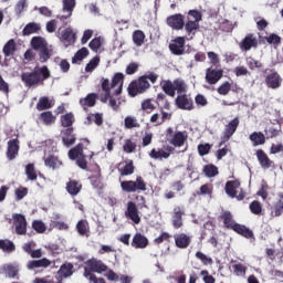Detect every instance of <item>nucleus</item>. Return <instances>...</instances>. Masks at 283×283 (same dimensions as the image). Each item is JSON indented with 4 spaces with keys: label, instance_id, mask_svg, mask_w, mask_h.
<instances>
[{
    "label": "nucleus",
    "instance_id": "7c9ffc66",
    "mask_svg": "<svg viewBox=\"0 0 283 283\" xmlns=\"http://www.w3.org/2000/svg\"><path fill=\"white\" fill-rule=\"evenodd\" d=\"M219 218H220V220H222L223 226L226 227V229H232L233 230V227H235L238 224L233 220V214L231 213V211L221 212Z\"/></svg>",
    "mask_w": 283,
    "mask_h": 283
},
{
    "label": "nucleus",
    "instance_id": "412c9836",
    "mask_svg": "<svg viewBox=\"0 0 283 283\" xmlns=\"http://www.w3.org/2000/svg\"><path fill=\"white\" fill-rule=\"evenodd\" d=\"M49 266H52V261L48 258L32 260L27 263V269L29 271H34V269H48Z\"/></svg>",
    "mask_w": 283,
    "mask_h": 283
},
{
    "label": "nucleus",
    "instance_id": "aec40b11",
    "mask_svg": "<svg viewBox=\"0 0 283 283\" xmlns=\"http://www.w3.org/2000/svg\"><path fill=\"white\" fill-rule=\"evenodd\" d=\"M130 244L133 249H147V247H149V239H147L143 233L137 232L133 237Z\"/></svg>",
    "mask_w": 283,
    "mask_h": 283
},
{
    "label": "nucleus",
    "instance_id": "423d86ee",
    "mask_svg": "<svg viewBox=\"0 0 283 283\" xmlns=\"http://www.w3.org/2000/svg\"><path fill=\"white\" fill-rule=\"evenodd\" d=\"M238 127H240V118L234 117L232 120H230L221 135V142L219 143V147H222L226 143H229L231 140V137L235 132H238Z\"/></svg>",
    "mask_w": 283,
    "mask_h": 283
},
{
    "label": "nucleus",
    "instance_id": "c9c22d12",
    "mask_svg": "<svg viewBox=\"0 0 283 283\" xmlns=\"http://www.w3.org/2000/svg\"><path fill=\"white\" fill-rule=\"evenodd\" d=\"M160 87H161L163 92L165 94H167V96H170L171 98H174V96H176L174 82H171V80H163L160 82Z\"/></svg>",
    "mask_w": 283,
    "mask_h": 283
},
{
    "label": "nucleus",
    "instance_id": "338daca9",
    "mask_svg": "<svg viewBox=\"0 0 283 283\" xmlns=\"http://www.w3.org/2000/svg\"><path fill=\"white\" fill-rule=\"evenodd\" d=\"M91 185L94 187V189H103V181L101 180V172H97L96 175H93L90 177Z\"/></svg>",
    "mask_w": 283,
    "mask_h": 283
},
{
    "label": "nucleus",
    "instance_id": "864d4df0",
    "mask_svg": "<svg viewBox=\"0 0 283 283\" xmlns=\"http://www.w3.org/2000/svg\"><path fill=\"white\" fill-rule=\"evenodd\" d=\"M76 231L80 235H87V233L90 232V223L87 222V220H80L76 223Z\"/></svg>",
    "mask_w": 283,
    "mask_h": 283
},
{
    "label": "nucleus",
    "instance_id": "bb28decb",
    "mask_svg": "<svg viewBox=\"0 0 283 283\" xmlns=\"http://www.w3.org/2000/svg\"><path fill=\"white\" fill-rule=\"evenodd\" d=\"M240 180H229L226 182V193L229 198H235L238 189H240Z\"/></svg>",
    "mask_w": 283,
    "mask_h": 283
},
{
    "label": "nucleus",
    "instance_id": "09e8293b",
    "mask_svg": "<svg viewBox=\"0 0 283 283\" xmlns=\"http://www.w3.org/2000/svg\"><path fill=\"white\" fill-rule=\"evenodd\" d=\"M133 43L137 46L140 48L145 43V32L142 30H136L133 32Z\"/></svg>",
    "mask_w": 283,
    "mask_h": 283
},
{
    "label": "nucleus",
    "instance_id": "052dcab7",
    "mask_svg": "<svg viewBox=\"0 0 283 283\" xmlns=\"http://www.w3.org/2000/svg\"><path fill=\"white\" fill-rule=\"evenodd\" d=\"M232 270L238 277H244L247 275V266L242 263L233 264Z\"/></svg>",
    "mask_w": 283,
    "mask_h": 283
},
{
    "label": "nucleus",
    "instance_id": "4be33fe9",
    "mask_svg": "<svg viewBox=\"0 0 283 283\" xmlns=\"http://www.w3.org/2000/svg\"><path fill=\"white\" fill-rule=\"evenodd\" d=\"M174 240L177 249H189V245L191 244V237L187 235L186 233L175 234Z\"/></svg>",
    "mask_w": 283,
    "mask_h": 283
},
{
    "label": "nucleus",
    "instance_id": "9d476101",
    "mask_svg": "<svg viewBox=\"0 0 283 283\" xmlns=\"http://www.w3.org/2000/svg\"><path fill=\"white\" fill-rule=\"evenodd\" d=\"M159 113H155L150 116L149 123L154 125L155 127H160V125H165L166 120H171V113L165 112L163 107L159 108Z\"/></svg>",
    "mask_w": 283,
    "mask_h": 283
},
{
    "label": "nucleus",
    "instance_id": "ea45409f",
    "mask_svg": "<svg viewBox=\"0 0 283 283\" xmlns=\"http://www.w3.org/2000/svg\"><path fill=\"white\" fill-rule=\"evenodd\" d=\"M249 139L251 140L253 147L264 145L266 143V136L262 132H254L250 135Z\"/></svg>",
    "mask_w": 283,
    "mask_h": 283
},
{
    "label": "nucleus",
    "instance_id": "c756f323",
    "mask_svg": "<svg viewBox=\"0 0 283 283\" xmlns=\"http://www.w3.org/2000/svg\"><path fill=\"white\" fill-rule=\"evenodd\" d=\"M44 165L49 167V169H59L62 167L63 161L57 156L49 155L44 158Z\"/></svg>",
    "mask_w": 283,
    "mask_h": 283
},
{
    "label": "nucleus",
    "instance_id": "49530a36",
    "mask_svg": "<svg viewBox=\"0 0 283 283\" xmlns=\"http://www.w3.org/2000/svg\"><path fill=\"white\" fill-rule=\"evenodd\" d=\"M48 46V42L45 41L44 38L42 36H33L31 39V48H33L34 50L39 51V50H43V48Z\"/></svg>",
    "mask_w": 283,
    "mask_h": 283
},
{
    "label": "nucleus",
    "instance_id": "5fc2aeb1",
    "mask_svg": "<svg viewBox=\"0 0 283 283\" xmlns=\"http://www.w3.org/2000/svg\"><path fill=\"white\" fill-rule=\"evenodd\" d=\"M184 28H185L188 35L196 34V30H200V23L193 22V20H188L184 24Z\"/></svg>",
    "mask_w": 283,
    "mask_h": 283
},
{
    "label": "nucleus",
    "instance_id": "2eb2a0df",
    "mask_svg": "<svg viewBox=\"0 0 283 283\" xmlns=\"http://www.w3.org/2000/svg\"><path fill=\"white\" fill-rule=\"evenodd\" d=\"M74 8H76V0H62V10L66 12V14L57 15V19H60V21L70 19L74 12Z\"/></svg>",
    "mask_w": 283,
    "mask_h": 283
},
{
    "label": "nucleus",
    "instance_id": "4d7b16f0",
    "mask_svg": "<svg viewBox=\"0 0 283 283\" xmlns=\"http://www.w3.org/2000/svg\"><path fill=\"white\" fill-rule=\"evenodd\" d=\"M124 125L126 129H134L140 127V123L134 116H126L124 119Z\"/></svg>",
    "mask_w": 283,
    "mask_h": 283
},
{
    "label": "nucleus",
    "instance_id": "8fccbe9b",
    "mask_svg": "<svg viewBox=\"0 0 283 283\" xmlns=\"http://www.w3.org/2000/svg\"><path fill=\"white\" fill-rule=\"evenodd\" d=\"M88 125H92L93 123L97 125V127H101L104 123L103 119V113H92L87 116Z\"/></svg>",
    "mask_w": 283,
    "mask_h": 283
},
{
    "label": "nucleus",
    "instance_id": "a211bd4d",
    "mask_svg": "<svg viewBox=\"0 0 283 283\" xmlns=\"http://www.w3.org/2000/svg\"><path fill=\"white\" fill-rule=\"evenodd\" d=\"M65 190L74 198V196H78L83 190V184L76 179L70 178L66 182Z\"/></svg>",
    "mask_w": 283,
    "mask_h": 283
},
{
    "label": "nucleus",
    "instance_id": "c03bdc74",
    "mask_svg": "<svg viewBox=\"0 0 283 283\" xmlns=\"http://www.w3.org/2000/svg\"><path fill=\"white\" fill-rule=\"evenodd\" d=\"M75 120L74 114L72 113H66L60 117L61 125L66 129L73 128L72 126L74 125Z\"/></svg>",
    "mask_w": 283,
    "mask_h": 283
},
{
    "label": "nucleus",
    "instance_id": "393cba45",
    "mask_svg": "<svg viewBox=\"0 0 283 283\" xmlns=\"http://www.w3.org/2000/svg\"><path fill=\"white\" fill-rule=\"evenodd\" d=\"M182 216H185V210H182L180 206L175 207L172 212V220H171L174 229H181L184 224Z\"/></svg>",
    "mask_w": 283,
    "mask_h": 283
},
{
    "label": "nucleus",
    "instance_id": "a878e982",
    "mask_svg": "<svg viewBox=\"0 0 283 283\" xmlns=\"http://www.w3.org/2000/svg\"><path fill=\"white\" fill-rule=\"evenodd\" d=\"M98 98H101L98 93H88L85 97L80 99V105L84 109L85 107H94Z\"/></svg>",
    "mask_w": 283,
    "mask_h": 283
},
{
    "label": "nucleus",
    "instance_id": "20e7f679",
    "mask_svg": "<svg viewBox=\"0 0 283 283\" xmlns=\"http://www.w3.org/2000/svg\"><path fill=\"white\" fill-rule=\"evenodd\" d=\"M151 87V84H149V81L144 77V75L139 76L137 80L130 82L128 85V94L134 98L138 96V94H145L147 90Z\"/></svg>",
    "mask_w": 283,
    "mask_h": 283
},
{
    "label": "nucleus",
    "instance_id": "39448f33",
    "mask_svg": "<svg viewBox=\"0 0 283 283\" xmlns=\"http://www.w3.org/2000/svg\"><path fill=\"white\" fill-rule=\"evenodd\" d=\"M167 140L174 147H182L187 143V133L177 130L174 133V128L168 127L166 130Z\"/></svg>",
    "mask_w": 283,
    "mask_h": 283
},
{
    "label": "nucleus",
    "instance_id": "6e6552de",
    "mask_svg": "<svg viewBox=\"0 0 283 283\" xmlns=\"http://www.w3.org/2000/svg\"><path fill=\"white\" fill-rule=\"evenodd\" d=\"M265 85L269 90H280L282 87V76L277 71L270 70V73L265 76Z\"/></svg>",
    "mask_w": 283,
    "mask_h": 283
},
{
    "label": "nucleus",
    "instance_id": "69168bd1",
    "mask_svg": "<svg viewBox=\"0 0 283 283\" xmlns=\"http://www.w3.org/2000/svg\"><path fill=\"white\" fill-rule=\"evenodd\" d=\"M213 193V185L205 184L200 187L199 191H197V196H211Z\"/></svg>",
    "mask_w": 283,
    "mask_h": 283
},
{
    "label": "nucleus",
    "instance_id": "72a5a7b5",
    "mask_svg": "<svg viewBox=\"0 0 283 283\" xmlns=\"http://www.w3.org/2000/svg\"><path fill=\"white\" fill-rule=\"evenodd\" d=\"M39 120H41L43 125L50 126L56 123V116L52 114V111H45L39 115Z\"/></svg>",
    "mask_w": 283,
    "mask_h": 283
},
{
    "label": "nucleus",
    "instance_id": "ddd939ff",
    "mask_svg": "<svg viewBox=\"0 0 283 283\" xmlns=\"http://www.w3.org/2000/svg\"><path fill=\"white\" fill-rule=\"evenodd\" d=\"M240 50L249 52L252 48H258V38L253 33H248L239 43Z\"/></svg>",
    "mask_w": 283,
    "mask_h": 283
},
{
    "label": "nucleus",
    "instance_id": "5701e85b",
    "mask_svg": "<svg viewBox=\"0 0 283 283\" xmlns=\"http://www.w3.org/2000/svg\"><path fill=\"white\" fill-rule=\"evenodd\" d=\"M86 266L93 271V273H105L107 271V265L101 260L90 259L85 262Z\"/></svg>",
    "mask_w": 283,
    "mask_h": 283
},
{
    "label": "nucleus",
    "instance_id": "b1692460",
    "mask_svg": "<svg viewBox=\"0 0 283 283\" xmlns=\"http://www.w3.org/2000/svg\"><path fill=\"white\" fill-rule=\"evenodd\" d=\"M174 153V147L167 146L165 149L156 150V148H153L149 153L150 158H154V160L163 159V158H169L171 154Z\"/></svg>",
    "mask_w": 283,
    "mask_h": 283
},
{
    "label": "nucleus",
    "instance_id": "a18cd8bd",
    "mask_svg": "<svg viewBox=\"0 0 283 283\" xmlns=\"http://www.w3.org/2000/svg\"><path fill=\"white\" fill-rule=\"evenodd\" d=\"M84 154L85 153H83V144L80 143L69 150V158L70 160H76L81 158V156Z\"/></svg>",
    "mask_w": 283,
    "mask_h": 283
},
{
    "label": "nucleus",
    "instance_id": "1a4fd4ad",
    "mask_svg": "<svg viewBox=\"0 0 283 283\" xmlns=\"http://www.w3.org/2000/svg\"><path fill=\"white\" fill-rule=\"evenodd\" d=\"M166 24L168 28H171V30H184L185 29V15L181 13H176L172 15H169L166 19Z\"/></svg>",
    "mask_w": 283,
    "mask_h": 283
},
{
    "label": "nucleus",
    "instance_id": "2f4dec72",
    "mask_svg": "<svg viewBox=\"0 0 283 283\" xmlns=\"http://www.w3.org/2000/svg\"><path fill=\"white\" fill-rule=\"evenodd\" d=\"M232 231H234V233H238L239 235H242L243 238H247L248 240L253 238V230L240 223H237L235 226H233Z\"/></svg>",
    "mask_w": 283,
    "mask_h": 283
},
{
    "label": "nucleus",
    "instance_id": "e2e57ef3",
    "mask_svg": "<svg viewBox=\"0 0 283 283\" xmlns=\"http://www.w3.org/2000/svg\"><path fill=\"white\" fill-rule=\"evenodd\" d=\"M98 65H101V56L96 55L85 66V72H93Z\"/></svg>",
    "mask_w": 283,
    "mask_h": 283
},
{
    "label": "nucleus",
    "instance_id": "4c0bfd02",
    "mask_svg": "<svg viewBox=\"0 0 283 283\" xmlns=\"http://www.w3.org/2000/svg\"><path fill=\"white\" fill-rule=\"evenodd\" d=\"M277 196L280 199L274 202L273 210L271 211V216L273 218H280V216L283 213V193L280 192Z\"/></svg>",
    "mask_w": 283,
    "mask_h": 283
},
{
    "label": "nucleus",
    "instance_id": "774afa93",
    "mask_svg": "<svg viewBox=\"0 0 283 283\" xmlns=\"http://www.w3.org/2000/svg\"><path fill=\"white\" fill-rule=\"evenodd\" d=\"M34 283H63V281L54 276H44V277H36L34 280Z\"/></svg>",
    "mask_w": 283,
    "mask_h": 283
},
{
    "label": "nucleus",
    "instance_id": "f704fd0d",
    "mask_svg": "<svg viewBox=\"0 0 283 283\" xmlns=\"http://www.w3.org/2000/svg\"><path fill=\"white\" fill-rule=\"evenodd\" d=\"M2 271L9 276L11 280H19V265L14 264H4Z\"/></svg>",
    "mask_w": 283,
    "mask_h": 283
},
{
    "label": "nucleus",
    "instance_id": "de8ad7c7",
    "mask_svg": "<svg viewBox=\"0 0 283 283\" xmlns=\"http://www.w3.org/2000/svg\"><path fill=\"white\" fill-rule=\"evenodd\" d=\"M156 101L154 98H146L142 102V111L146 112V114H151V112L156 111Z\"/></svg>",
    "mask_w": 283,
    "mask_h": 283
},
{
    "label": "nucleus",
    "instance_id": "58836bf2",
    "mask_svg": "<svg viewBox=\"0 0 283 283\" xmlns=\"http://www.w3.org/2000/svg\"><path fill=\"white\" fill-rule=\"evenodd\" d=\"M2 52L6 56V59H8V56H14V52H17V42L14 41V39H10L3 45Z\"/></svg>",
    "mask_w": 283,
    "mask_h": 283
},
{
    "label": "nucleus",
    "instance_id": "13d9d810",
    "mask_svg": "<svg viewBox=\"0 0 283 283\" xmlns=\"http://www.w3.org/2000/svg\"><path fill=\"white\" fill-rule=\"evenodd\" d=\"M88 55H90V50H87V48H82L72 57V63L73 64L78 63V61H83V59H85Z\"/></svg>",
    "mask_w": 283,
    "mask_h": 283
},
{
    "label": "nucleus",
    "instance_id": "0eeeda50",
    "mask_svg": "<svg viewBox=\"0 0 283 283\" xmlns=\"http://www.w3.org/2000/svg\"><path fill=\"white\" fill-rule=\"evenodd\" d=\"M13 218V227L15 229L17 235H27L28 233V220L25 216L21 213H15L12 216Z\"/></svg>",
    "mask_w": 283,
    "mask_h": 283
},
{
    "label": "nucleus",
    "instance_id": "680f3d73",
    "mask_svg": "<svg viewBox=\"0 0 283 283\" xmlns=\"http://www.w3.org/2000/svg\"><path fill=\"white\" fill-rule=\"evenodd\" d=\"M249 209L253 216H262V203L260 201H252L249 206Z\"/></svg>",
    "mask_w": 283,
    "mask_h": 283
},
{
    "label": "nucleus",
    "instance_id": "6e6d98bb",
    "mask_svg": "<svg viewBox=\"0 0 283 283\" xmlns=\"http://www.w3.org/2000/svg\"><path fill=\"white\" fill-rule=\"evenodd\" d=\"M25 176L28 180L34 181L36 178H39V175H36V167H34V164H28L25 166Z\"/></svg>",
    "mask_w": 283,
    "mask_h": 283
},
{
    "label": "nucleus",
    "instance_id": "6ab92c4d",
    "mask_svg": "<svg viewBox=\"0 0 283 283\" xmlns=\"http://www.w3.org/2000/svg\"><path fill=\"white\" fill-rule=\"evenodd\" d=\"M61 138L64 147H72L76 143V134L74 128H65L61 132Z\"/></svg>",
    "mask_w": 283,
    "mask_h": 283
},
{
    "label": "nucleus",
    "instance_id": "79ce46f5",
    "mask_svg": "<svg viewBox=\"0 0 283 283\" xmlns=\"http://www.w3.org/2000/svg\"><path fill=\"white\" fill-rule=\"evenodd\" d=\"M118 171L122 177L132 176L134 171H136V166H134V160L129 159L128 161H126L124 167L118 168Z\"/></svg>",
    "mask_w": 283,
    "mask_h": 283
},
{
    "label": "nucleus",
    "instance_id": "cd10ccee",
    "mask_svg": "<svg viewBox=\"0 0 283 283\" xmlns=\"http://www.w3.org/2000/svg\"><path fill=\"white\" fill-rule=\"evenodd\" d=\"M19 156V139H12L8 142L7 158L14 160Z\"/></svg>",
    "mask_w": 283,
    "mask_h": 283
},
{
    "label": "nucleus",
    "instance_id": "e433bc0d",
    "mask_svg": "<svg viewBox=\"0 0 283 283\" xmlns=\"http://www.w3.org/2000/svg\"><path fill=\"white\" fill-rule=\"evenodd\" d=\"M60 40L63 43H66V48L67 45H72L75 42V35H74V31H72V29L66 28L64 31H62Z\"/></svg>",
    "mask_w": 283,
    "mask_h": 283
},
{
    "label": "nucleus",
    "instance_id": "473e14b6",
    "mask_svg": "<svg viewBox=\"0 0 283 283\" xmlns=\"http://www.w3.org/2000/svg\"><path fill=\"white\" fill-rule=\"evenodd\" d=\"M35 107L38 112H45V109H52L54 107V102L50 101L48 96H42L39 98Z\"/></svg>",
    "mask_w": 283,
    "mask_h": 283
},
{
    "label": "nucleus",
    "instance_id": "f3484780",
    "mask_svg": "<svg viewBox=\"0 0 283 283\" xmlns=\"http://www.w3.org/2000/svg\"><path fill=\"white\" fill-rule=\"evenodd\" d=\"M169 50L175 54V56H182L185 54V39L178 36L169 44Z\"/></svg>",
    "mask_w": 283,
    "mask_h": 283
},
{
    "label": "nucleus",
    "instance_id": "37998d69",
    "mask_svg": "<svg viewBox=\"0 0 283 283\" xmlns=\"http://www.w3.org/2000/svg\"><path fill=\"white\" fill-rule=\"evenodd\" d=\"M40 30H41V24L36 22H30L22 30V34L23 36H30V34H36V32H40Z\"/></svg>",
    "mask_w": 283,
    "mask_h": 283
},
{
    "label": "nucleus",
    "instance_id": "4468645a",
    "mask_svg": "<svg viewBox=\"0 0 283 283\" xmlns=\"http://www.w3.org/2000/svg\"><path fill=\"white\" fill-rule=\"evenodd\" d=\"M224 76V71L216 70V69H207L206 70V82L209 85H216L221 78Z\"/></svg>",
    "mask_w": 283,
    "mask_h": 283
},
{
    "label": "nucleus",
    "instance_id": "0e129e2a",
    "mask_svg": "<svg viewBox=\"0 0 283 283\" xmlns=\"http://www.w3.org/2000/svg\"><path fill=\"white\" fill-rule=\"evenodd\" d=\"M136 142L126 139L123 145V151H125V154H134V151H136Z\"/></svg>",
    "mask_w": 283,
    "mask_h": 283
},
{
    "label": "nucleus",
    "instance_id": "bf43d9fd",
    "mask_svg": "<svg viewBox=\"0 0 283 283\" xmlns=\"http://www.w3.org/2000/svg\"><path fill=\"white\" fill-rule=\"evenodd\" d=\"M195 258H197V260H200L203 266H211V264H213V259H211V256H207V254L200 251L196 252Z\"/></svg>",
    "mask_w": 283,
    "mask_h": 283
},
{
    "label": "nucleus",
    "instance_id": "f8f14e48",
    "mask_svg": "<svg viewBox=\"0 0 283 283\" xmlns=\"http://www.w3.org/2000/svg\"><path fill=\"white\" fill-rule=\"evenodd\" d=\"M125 216L126 218H128V220H132L134 224H138L140 222V214L138 212V207L136 206V202L134 201L127 202Z\"/></svg>",
    "mask_w": 283,
    "mask_h": 283
},
{
    "label": "nucleus",
    "instance_id": "dca6fc26",
    "mask_svg": "<svg viewBox=\"0 0 283 283\" xmlns=\"http://www.w3.org/2000/svg\"><path fill=\"white\" fill-rule=\"evenodd\" d=\"M255 156L262 169H271V167L275 165V163L269 158V155H266L263 149L256 150Z\"/></svg>",
    "mask_w": 283,
    "mask_h": 283
},
{
    "label": "nucleus",
    "instance_id": "f257e3e1",
    "mask_svg": "<svg viewBox=\"0 0 283 283\" xmlns=\"http://www.w3.org/2000/svg\"><path fill=\"white\" fill-rule=\"evenodd\" d=\"M125 81V75L123 73H116L112 82L107 77H102L101 78V88L104 91V94L99 95V101L101 103H107L111 98L112 90L114 87H117L114 91L115 96H120L123 94V83Z\"/></svg>",
    "mask_w": 283,
    "mask_h": 283
},
{
    "label": "nucleus",
    "instance_id": "f03ea898",
    "mask_svg": "<svg viewBox=\"0 0 283 283\" xmlns=\"http://www.w3.org/2000/svg\"><path fill=\"white\" fill-rule=\"evenodd\" d=\"M52 74L46 65L33 70L32 72H24L21 74V81L25 87H36V85H43V82L48 81Z\"/></svg>",
    "mask_w": 283,
    "mask_h": 283
},
{
    "label": "nucleus",
    "instance_id": "c85d7f7f",
    "mask_svg": "<svg viewBox=\"0 0 283 283\" xmlns=\"http://www.w3.org/2000/svg\"><path fill=\"white\" fill-rule=\"evenodd\" d=\"M57 274L60 275V277H72V275H74V264H72L71 262H65L63 263L59 271Z\"/></svg>",
    "mask_w": 283,
    "mask_h": 283
},
{
    "label": "nucleus",
    "instance_id": "7ed1b4c3",
    "mask_svg": "<svg viewBox=\"0 0 283 283\" xmlns=\"http://www.w3.org/2000/svg\"><path fill=\"white\" fill-rule=\"evenodd\" d=\"M120 189L124 193H140V191H147V182L140 176L136 177V180L120 181Z\"/></svg>",
    "mask_w": 283,
    "mask_h": 283
},
{
    "label": "nucleus",
    "instance_id": "603ef678",
    "mask_svg": "<svg viewBox=\"0 0 283 283\" xmlns=\"http://www.w3.org/2000/svg\"><path fill=\"white\" fill-rule=\"evenodd\" d=\"M172 84L175 87V93L177 92V94H179V95L187 93V84L185 83V81L182 78L174 80Z\"/></svg>",
    "mask_w": 283,
    "mask_h": 283
},
{
    "label": "nucleus",
    "instance_id": "a19ab883",
    "mask_svg": "<svg viewBox=\"0 0 283 283\" xmlns=\"http://www.w3.org/2000/svg\"><path fill=\"white\" fill-rule=\"evenodd\" d=\"M0 251H3V253H14L17 245L11 240L0 239Z\"/></svg>",
    "mask_w": 283,
    "mask_h": 283
},
{
    "label": "nucleus",
    "instance_id": "9b49d317",
    "mask_svg": "<svg viewBox=\"0 0 283 283\" xmlns=\"http://www.w3.org/2000/svg\"><path fill=\"white\" fill-rule=\"evenodd\" d=\"M175 104L178 109H185L187 112H191L195 108L193 98L187 94L178 95L175 99Z\"/></svg>",
    "mask_w": 283,
    "mask_h": 283
},
{
    "label": "nucleus",
    "instance_id": "3c124183",
    "mask_svg": "<svg viewBox=\"0 0 283 283\" xmlns=\"http://www.w3.org/2000/svg\"><path fill=\"white\" fill-rule=\"evenodd\" d=\"M205 176H207V178H216V176H218L219 171H218V167L213 164H208L206 166H203L202 169Z\"/></svg>",
    "mask_w": 283,
    "mask_h": 283
}]
</instances>
